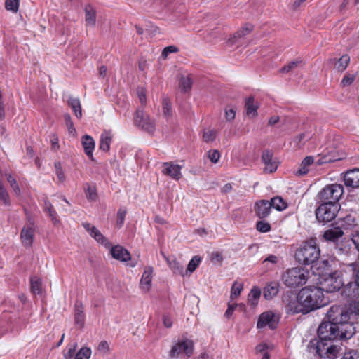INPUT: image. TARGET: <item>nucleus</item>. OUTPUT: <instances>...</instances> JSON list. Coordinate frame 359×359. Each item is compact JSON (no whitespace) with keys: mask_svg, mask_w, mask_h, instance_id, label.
I'll list each match as a JSON object with an SVG mask.
<instances>
[{"mask_svg":"<svg viewBox=\"0 0 359 359\" xmlns=\"http://www.w3.org/2000/svg\"><path fill=\"white\" fill-rule=\"evenodd\" d=\"M345 327L330 322H322L318 328V341L331 342L337 339H350L355 333L353 324H345Z\"/></svg>","mask_w":359,"mask_h":359,"instance_id":"nucleus-1","label":"nucleus"},{"mask_svg":"<svg viewBox=\"0 0 359 359\" xmlns=\"http://www.w3.org/2000/svg\"><path fill=\"white\" fill-rule=\"evenodd\" d=\"M299 299L306 313L325 306L328 299L320 287H304L299 290Z\"/></svg>","mask_w":359,"mask_h":359,"instance_id":"nucleus-2","label":"nucleus"},{"mask_svg":"<svg viewBox=\"0 0 359 359\" xmlns=\"http://www.w3.org/2000/svg\"><path fill=\"white\" fill-rule=\"evenodd\" d=\"M320 257V250L313 239L303 243L295 253V259L302 265L314 263Z\"/></svg>","mask_w":359,"mask_h":359,"instance_id":"nucleus-3","label":"nucleus"},{"mask_svg":"<svg viewBox=\"0 0 359 359\" xmlns=\"http://www.w3.org/2000/svg\"><path fill=\"white\" fill-rule=\"evenodd\" d=\"M309 277V271L302 267H294L287 269L282 279L287 287H294L304 285Z\"/></svg>","mask_w":359,"mask_h":359,"instance_id":"nucleus-4","label":"nucleus"},{"mask_svg":"<svg viewBox=\"0 0 359 359\" xmlns=\"http://www.w3.org/2000/svg\"><path fill=\"white\" fill-rule=\"evenodd\" d=\"M328 322L345 327V324H353L351 322V313L344 307L334 305L327 312Z\"/></svg>","mask_w":359,"mask_h":359,"instance_id":"nucleus-5","label":"nucleus"},{"mask_svg":"<svg viewBox=\"0 0 359 359\" xmlns=\"http://www.w3.org/2000/svg\"><path fill=\"white\" fill-rule=\"evenodd\" d=\"M344 194V187L339 184H331L325 186L318 194L321 203H337Z\"/></svg>","mask_w":359,"mask_h":359,"instance_id":"nucleus-6","label":"nucleus"},{"mask_svg":"<svg viewBox=\"0 0 359 359\" xmlns=\"http://www.w3.org/2000/svg\"><path fill=\"white\" fill-rule=\"evenodd\" d=\"M339 211L338 203H322L316 210L318 221L329 222L335 218Z\"/></svg>","mask_w":359,"mask_h":359,"instance_id":"nucleus-7","label":"nucleus"},{"mask_svg":"<svg viewBox=\"0 0 359 359\" xmlns=\"http://www.w3.org/2000/svg\"><path fill=\"white\" fill-rule=\"evenodd\" d=\"M134 123L136 126L141 128L149 133H154L156 130L155 120L144 113L142 109H137L135 113Z\"/></svg>","mask_w":359,"mask_h":359,"instance_id":"nucleus-8","label":"nucleus"},{"mask_svg":"<svg viewBox=\"0 0 359 359\" xmlns=\"http://www.w3.org/2000/svg\"><path fill=\"white\" fill-rule=\"evenodd\" d=\"M283 305L285 311L288 314H296L302 313L306 314L304 304L299 299V292L298 294H290L285 297L283 299Z\"/></svg>","mask_w":359,"mask_h":359,"instance_id":"nucleus-9","label":"nucleus"},{"mask_svg":"<svg viewBox=\"0 0 359 359\" xmlns=\"http://www.w3.org/2000/svg\"><path fill=\"white\" fill-rule=\"evenodd\" d=\"M316 353L320 357L327 359H336L339 355L340 348L331 342L317 341Z\"/></svg>","mask_w":359,"mask_h":359,"instance_id":"nucleus-10","label":"nucleus"},{"mask_svg":"<svg viewBox=\"0 0 359 359\" xmlns=\"http://www.w3.org/2000/svg\"><path fill=\"white\" fill-rule=\"evenodd\" d=\"M322 285V291L326 292H334L341 289L343 285L341 278L337 271H334L327 275L326 278L320 282Z\"/></svg>","mask_w":359,"mask_h":359,"instance_id":"nucleus-11","label":"nucleus"},{"mask_svg":"<svg viewBox=\"0 0 359 359\" xmlns=\"http://www.w3.org/2000/svg\"><path fill=\"white\" fill-rule=\"evenodd\" d=\"M194 353V343L191 340L184 339L176 343L169 351V357L177 358L180 354L184 353L188 358Z\"/></svg>","mask_w":359,"mask_h":359,"instance_id":"nucleus-12","label":"nucleus"},{"mask_svg":"<svg viewBox=\"0 0 359 359\" xmlns=\"http://www.w3.org/2000/svg\"><path fill=\"white\" fill-rule=\"evenodd\" d=\"M261 160L264 165L263 170L264 173H273L277 170L279 162L273 157L272 151L264 150L262 152Z\"/></svg>","mask_w":359,"mask_h":359,"instance_id":"nucleus-13","label":"nucleus"},{"mask_svg":"<svg viewBox=\"0 0 359 359\" xmlns=\"http://www.w3.org/2000/svg\"><path fill=\"white\" fill-rule=\"evenodd\" d=\"M278 324V319L272 311L264 312L259 315L257 327L259 329L269 327L271 330L275 329Z\"/></svg>","mask_w":359,"mask_h":359,"instance_id":"nucleus-14","label":"nucleus"},{"mask_svg":"<svg viewBox=\"0 0 359 359\" xmlns=\"http://www.w3.org/2000/svg\"><path fill=\"white\" fill-rule=\"evenodd\" d=\"M83 228L88 232L90 236L93 237L98 243L102 245L107 248L111 247V244L107 238L97 229L96 226L91 225L90 223L84 222L82 224Z\"/></svg>","mask_w":359,"mask_h":359,"instance_id":"nucleus-15","label":"nucleus"},{"mask_svg":"<svg viewBox=\"0 0 359 359\" xmlns=\"http://www.w3.org/2000/svg\"><path fill=\"white\" fill-rule=\"evenodd\" d=\"M343 212H341L340 217L338 219L337 224H339V227L342 230H353L357 227V222L355 213L351 212L350 213H347L345 215H342Z\"/></svg>","mask_w":359,"mask_h":359,"instance_id":"nucleus-16","label":"nucleus"},{"mask_svg":"<svg viewBox=\"0 0 359 359\" xmlns=\"http://www.w3.org/2000/svg\"><path fill=\"white\" fill-rule=\"evenodd\" d=\"M335 264L334 260H320L313 266V271L319 276H327L333 273V266Z\"/></svg>","mask_w":359,"mask_h":359,"instance_id":"nucleus-17","label":"nucleus"},{"mask_svg":"<svg viewBox=\"0 0 359 359\" xmlns=\"http://www.w3.org/2000/svg\"><path fill=\"white\" fill-rule=\"evenodd\" d=\"M154 268L151 266H147L144 268L142 278L140 281V287L141 290L147 292L151 287V283L153 278Z\"/></svg>","mask_w":359,"mask_h":359,"instance_id":"nucleus-18","label":"nucleus"},{"mask_svg":"<svg viewBox=\"0 0 359 359\" xmlns=\"http://www.w3.org/2000/svg\"><path fill=\"white\" fill-rule=\"evenodd\" d=\"M164 169L163 173L175 180H179L182 177L181 170L182 165L175 164L173 162H166L163 163Z\"/></svg>","mask_w":359,"mask_h":359,"instance_id":"nucleus-19","label":"nucleus"},{"mask_svg":"<svg viewBox=\"0 0 359 359\" xmlns=\"http://www.w3.org/2000/svg\"><path fill=\"white\" fill-rule=\"evenodd\" d=\"M35 228L34 224L25 226L20 233V239L25 247H31L33 244Z\"/></svg>","mask_w":359,"mask_h":359,"instance_id":"nucleus-20","label":"nucleus"},{"mask_svg":"<svg viewBox=\"0 0 359 359\" xmlns=\"http://www.w3.org/2000/svg\"><path fill=\"white\" fill-rule=\"evenodd\" d=\"M344 184L348 187H359V169H353L347 171L344 175Z\"/></svg>","mask_w":359,"mask_h":359,"instance_id":"nucleus-21","label":"nucleus"},{"mask_svg":"<svg viewBox=\"0 0 359 359\" xmlns=\"http://www.w3.org/2000/svg\"><path fill=\"white\" fill-rule=\"evenodd\" d=\"M255 209L256 215L259 218H264L270 214L271 205L269 201L261 200L255 203Z\"/></svg>","mask_w":359,"mask_h":359,"instance_id":"nucleus-22","label":"nucleus"},{"mask_svg":"<svg viewBox=\"0 0 359 359\" xmlns=\"http://www.w3.org/2000/svg\"><path fill=\"white\" fill-rule=\"evenodd\" d=\"M81 143L85 151V154L88 156V157L92 161L94 160L93 158V151L95 146V142L93 138L88 135H85L81 138Z\"/></svg>","mask_w":359,"mask_h":359,"instance_id":"nucleus-23","label":"nucleus"},{"mask_svg":"<svg viewBox=\"0 0 359 359\" xmlns=\"http://www.w3.org/2000/svg\"><path fill=\"white\" fill-rule=\"evenodd\" d=\"M111 254L114 259L120 262H127L131 258L130 252L123 247L120 245L112 247L111 249Z\"/></svg>","mask_w":359,"mask_h":359,"instance_id":"nucleus-24","label":"nucleus"},{"mask_svg":"<svg viewBox=\"0 0 359 359\" xmlns=\"http://www.w3.org/2000/svg\"><path fill=\"white\" fill-rule=\"evenodd\" d=\"M74 323L80 328L85 325L84 306L82 302H77L74 305Z\"/></svg>","mask_w":359,"mask_h":359,"instance_id":"nucleus-25","label":"nucleus"},{"mask_svg":"<svg viewBox=\"0 0 359 359\" xmlns=\"http://www.w3.org/2000/svg\"><path fill=\"white\" fill-rule=\"evenodd\" d=\"M346 271L351 272L353 276L355 277V285L351 283L345 289L344 292L348 297H351L352 294L351 293V288L353 286H358L359 287V268L358 267V264L355 263H351L348 264L346 267Z\"/></svg>","mask_w":359,"mask_h":359,"instance_id":"nucleus-26","label":"nucleus"},{"mask_svg":"<svg viewBox=\"0 0 359 359\" xmlns=\"http://www.w3.org/2000/svg\"><path fill=\"white\" fill-rule=\"evenodd\" d=\"M245 108L247 116L253 118L257 115L259 104L255 102L254 97L250 96L245 99Z\"/></svg>","mask_w":359,"mask_h":359,"instance_id":"nucleus-27","label":"nucleus"},{"mask_svg":"<svg viewBox=\"0 0 359 359\" xmlns=\"http://www.w3.org/2000/svg\"><path fill=\"white\" fill-rule=\"evenodd\" d=\"M279 292V284L277 282H271L267 284L263 291L264 297L267 299H272Z\"/></svg>","mask_w":359,"mask_h":359,"instance_id":"nucleus-28","label":"nucleus"},{"mask_svg":"<svg viewBox=\"0 0 359 359\" xmlns=\"http://www.w3.org/2000/svg\"><path fill=\"white\" fill-rule=\"evenodd\" d=\"M344 231L339 228L330 229L325 231L323 238L328 241L337 242L344 235Z\"/></svg>","mask_w":359,"mask_h":359,"instance_id":"nucleus-29","label":"nucleus"},{"mask_svg":"<svg viewBox=\"0 0 359 359\" xmlns=\"http://www.w3.org/2000/svg\"><path fill=\"white\" fill-rule=\"evenodd\" d=\"M112 141V135L109 131H105L100 135L99 148L100 150L107 152L110 149Z\"/></svg>","mask_w":359,"mask_h":359,"instance_id":"nucleus-30","label":"nucleus"},{"mask_svg":"<svg viewBox=\"0 0 359 359\" xmlns=\"http://www.w3.org/2000/svg\"><path fill=\"white\" fill-rule=\"evenodd\" d=\"M67 104L74 112L75 116L78 118H81L82 117V110L79 99L70 96L67 100Z\"/></svg>","mask_w":359,"mask_h":359,"instance_id":"nucleus-31","label":"nucleus"},{"mask_svg":"<svg viewBox=\"0 0 359 359\" xmlns=\"http://www.w3.org/2000/svg\"><path fill=\"white\" fill-rule=\"evenodd\" d=\"M260 296L261 290L257 287H253L248 294V303L253 306H257L258 304Z\"/></svg>","mask_w":359,"mask_h":359,"instance_id":"nucleus-32","label":"nucleus"},{"mask_svg":"<svg viewBox=\"0 0 359 359\" xmlns=\"http://www.w3.org/2000/svg\"><path fill=\"white\" fill-rule=\"evenodd\" d=\"M85 20L86 23L90 26H94L96 22V12L90 6L85 8Z\"/></svg>","mask_w":359,"mask_h":359,"instance_id":"nucleus-33","label":"nucleus"},{"mask_svg":"<svg viewBox=\"0 0 359 359\" xmlns=\"http://www.w3.org/2000/svg\"><path fill=\"white\" fill-rule=\"evenodd\" d=\"M314 161V158L312 156H306L305 157L303 161H302V163L300 164V167L299 170L297 172V175H306L308 171V167L311 165Z\"/></svg>","mask_w":359,"mask_h":359,"instance_id":"nucleus-34","label":"nucleus"},{"mask_svg":"<svg viewBox=\"0 0 359 359\" xmlns=\"http://www.w3.org/2000/svg\"><path fill=\"white\" fill-rule=\"evenodd\" d=\"M253 25L249 23L244 25L240 29L236 32L233 37L234 39H240L248 35L253 30Z\"/></svg>","mask_w":359,"mask_h":359,"instance_id":"nucleus-35","label":"nucleus"},{"mask_svg":"<svg viewBox=\"0 0 359 359\" xmlns=\"http://www.w3.org/2000/svg\"><path fill=\"white\" fill-rule=\"evenodd\" d=\"M350 62V57L348 55H342L335 63L334 68L340 72H344Z\"/></svg>","mask_w":359,"mask_h":359,"instance_id":"nucleus-36","label":"nucleus"},{"mask_svg":"<svg viewBox=\"0 0 359 359\" xmlns=\"http://www.w3.org/2000/svg\"><path fill=\"white\" fill-rule=\"evenodd\" d=\"M271 208H275L278 211L285 210L287 208V203L283 200L281 197H274L269 201Z\"/></svg>","mask_w":359,"mask_h":359,"instance_id":"nucleus-37","label":"nucleus"},{"mask_svg":"<svg viewBox=\"0 0 359 359\" xmlns=\"http://www.w3.org/2000/svg\"><path fill=\"white\" fill-rule=\"evenodd\" d=\"M168 264L170 269L175 274L180 275L182 276H185V271H184L183 266L181 265L180 262L175 259L172 261H168Z\"/></svg>","mask_w":359,"mask_h":359,"instance_id":"nucleus-38","label":"nucleus"},{"mask_svg":"<svg viewBox=\"0 0 359 359\" xmlns=\"http://www.w3.org/2000/svg\"><path fill=\"white\" fill-rule=\"evenodd\" d=\"M201 262V259L198 256H194L191 258V259L189 261L187 269L185 271V275L191 274L193 273L198 266Z\"/></svg>","mask_w":359,"mask_h":359,"instance_id":"nucleus-39","label":"nucleus"},{"mask_svg":"<svg viewBox=\"0 0 359 359\" xmlns=\"http://www.w3.org/2000/svg\"><path fill=\"white\" fill-rule=\"evenodd\" d=\"M192 86V81L189 76H182L180 81V87L182 91L188 92Z\"/></svg>","mask_w":359,"mask_h":359,"instance_id":"nucleus-40","label":"nucleus"},{"mask_svg":"<svg viewBox=\"0 0 359 359\" xmlns=\"http://www.w3.org/2000/svg\"><path fill=\"white\" fill-rule=\"evenodd\" d=\"M163 114L165 118H170L172 115L171 103L168 98L164 97L162 102Z\"/></svg>","mask_w":359,"mask_h":359,"instance_id":"nucleus-41","label":"nucleus"},{"mask_svg":"<svg viewBox=\"0 0 359 359\" xmlns=\"http://www.w3.org/2000/svg\"><path fill=\"white\" fill-rule=\"evenodd\" d=\"M86 188H85V193L86 198L90 201H95L97 198V194L95 186H91L86 184Z\"/></svg>","mask_w":359,"mask_h":359,"instance_id":"nucleus-42","label":"nucleus"},{"mask_svg":"<svg viewBox=\"0 0 359 359\" xmlns=\"http://www.w3.org/2000/svg\"><path fill=\"white\" fill-rule=\"evenodd\" d=\"M92 351L88 347H82L75 355L74 359H89Z\"/></svg>","mask_w":359,"mask_h":359,"instance_id":"nucleus-43","label":"nucleus"},{"mask_svg":"<svg viewBox=\"0 0 359 359\" xmlns=\"http://www.w3.org/2000/svg\"><path fill=\"white\" fill-rule=\"evenodd\" d=\"M243 288V285L241 283L234 282L231 289V299H233L238 297Z\"/></svg>","mask_w":359,"mask_h":359,"instance_id":"nucleus-44","label":"nucleus"},{"mask_svg":"<svg viewBox=\"0 0 359 359\" xmlns=\"http://www.w3.org/2000/svg\"><path fill=\"white\" fill-rule=\"evenodd\" d=\"M31 290L32 292L36 294L41 293V280L38 278H32L31 279Z\"/></svg>","mask_w":359,"mask_h":359,"instance_id":"nucleus-45","label":"nucleus"},{"mask_svg":"<svg viewBox=\"0 0 359 359\" xmlns=\"http://www.w3.org/2000/svg\"><path fill=\"white\" fill-rule=\"evenodd\" d=\"M0 199L5 205H9L11 204L8 193L4 186L3 183L0 181Z\"/></svg>","mask_w":359,"mask_h":359,"instance_id":"nucleus-46","label":"nucleus"},{"mask_svg":"<svg viewBox=\"0 0 359 359\" xmlns=\"http://www.w3.org/2000/svg\"><path fill=\"white\" fill-rule=\"evenodd\" d=\"M64 119L65 121L66 126L68 129L69 133L75 135L76 129L74 128V123L72 120L71 116L69 114H65Z\"/></svg>","mask_w":359,"mask_h":359,"instance_id":"nucleus-47","label":"nucleus"},{"mask_svg":"<svg viewBox=\"0 0 359 359\" xmlns=\"http://www.w3.org/2000/svg\"><path fill=\"white\" fill-rule=\"evenodd\" d=\"M217 136V133L214 130H204L203 135V140L204 142L208 143L213 142Z\"/></svg>","mask_w":359,"mask_h":359,"instance_id":"nucleus-48","label":"nucleus"},{"mask_svg":"<svg viewBox=\"0 0 359 359\" xmlns=\"http://www.w3.org/2000/svg\"><path fill=\"white\" fill-rule=\"evenodd\" d=\"M6 178H7V180L8 182V183L10 184V186L11 187V188L13 189L14 193L17 195V196H20V189L15 180V178H13L12 177L11 175L8 174V175H6Z\"/></svg>","mask_w":359,"mask_h":359,"instance_id":"nucleus-49","label":"nucleus"},{"mask_svg":"<svg viewBox=\"0 0 359 359\" xmlns=\"http://www.w3.org/2000/svg\"><path fill=\"white\" fill-rule=\"evenodd\" d=\"M5 8L8 11L16 13L19 8V0H6Z\"/></svg>","mask_w":359,"mask_h":359,"instance_id":"nucleus-50","label":"nucleus"},{"mask_svg":"<svg viewBox=\"0 0 359 359\" xmlns=\"http://www.w3.org/2000/svg\"><path fill=\"white\" fill-rule=\"evenodd\" d=\"M127 211L125 208H119L117 212V220H116V225L118 228H121L123 226L126 218Z\"/></svg>","mask_w":359,"mask_h":359,"instance_id":"nucleus-51","label":"nucleus"},{"mask_svg":"<svg viewBox=\"0 0 359 359\" xmlns=\"http://www.w3.org/2000/svg\"><path fill=\"white\" fill-rule=\"evenodd\" d=\"M54 166L55 169V174L57 177L58 181L60 182H63L65 180V175L62 170L61 163L60 162H55Z\"/></svg>","mask_w":359,"mask_h":359,"instance_id":"nucleus-52","label":"nucleus"},{"mask_svg":"<svg viewBox=\"0 0 359 359\" xmlns=\"http://www.w3.org/2000/svg\"><path fill=\"white\" fill-rule=\"evenodd\" d=\"M257 231L262 233H266L271 230V225L269 223L264 221H259L256 225Z\"/></svg>","mask_w":359,"mask_h":359,"instance_id":"nucleus-53","label":"nucleus"},{"mask_svg":"<svg viewBox=\"0 0 359 359\" xmlns=\"http://www.w3.org/2000/svg\"><path fill=\"white\" fill-rule=\"evenodd\" d=\"M356 78L355 74H346L341 81V85L344 87L351 86Z\"/></svg>","mask_w":359,"mask_h":359,"instance_id":"nucleus-54","label":"nucleus"},{"mask_svg":"<svg viewBox=\"0 0 359 359\" xmlns=\"http://www.w3.org/2000/svg\"><path fill=\"white\" fill-rule=\"evenodd\" d=\"M139 100L142 107L147 104V92L144 88H138L137 90Z\"/></svg>","mask_w":359,"mask_h":359,"instance_id":"nucleus-55","label":"nucleus"},{"mask_svg":"<svg viewBox=\"0 0 359 359\" xmlns=\"http://www.w3.org/2000/svg\"><path fill=\"white\" fill-rule=\"evenodd\" d=\"M208 157L212 163H216L220 158V153L218 150H210L208 153Z\"/></svg>","mask_w":359,"mask_h":359,"instance_id":"nucleus-56","label":"nucleus"},{"mask_svg":"<svg viewBox=\"0 0 359 359\" xmlns=\"http://www.w3.org/2000/svg\"><path fill=\"white\" fill-rule=\"evenodd\" d=\"M76 347H77L76 343L69 345L68 347L67 352L64 354L65 358V359H73Z\"/></svg>","mask_w":359,"mask_h":359,"instance_id":"nucleus-57","label":"nucleus"},{"mask_svg":"<svg viewBox=\"0 0 359 359\" xmlns=\"http://www.w3.org/2000/svg\"><path fill=\"white\" fill-rule=\"evenodd\" d=\"M236 110L232 107H226L225 108V118L226 121H231L235 118Z\"/></svg>","mask_w":359,"mask_h":359,"instance_id":"nucleus-58","label":"nucleus"},{"mask_svg":"<svg viewBox=\"0 0 359 359\" xmlns=\"http://www.w3.org/2000/svg\"><path fill=\"white\" fill-rule=\"evenodd\" d=\"M178 48L175 46H170L164 48L162 51L161 55L163 58H166L170 53H177Z\"/></svg>","mask_w":359,"mask_h":359,"instance_id":"nucleus-59","label":"nucleus"},{"mask_svg":"<svg viewBox=\"0 0 359 359\" xmlns=\"http://www.w3.org/2000/svg\"><path fill=\"white\" fill-rule=\"evenodd\" d=\"M300 63L299 61H292L290 62L288 65L284 66L283 68H281L280 72L283 73H287L292 69L297 67L299 64Z\"/></svg>","mask_w":359,"mask_h":359,"instance_id":"nucleus-60","label":"nucleus"},{"mask_svg":"<svg viewBox=\"0 0 359 359\" xmlns=\"http://www.w3.org/2000/svg\"><path fill=\"white\" fill-rule=\"evenodd\" d=\"M350 313L351 315L355 314V316H359V301H353L350 304Z\"/></svg>","mask_w":359,"mask_h":359,"instance_id":"nucleus-61","label":"nucleus"},{"mask_svg":"<svg viewBox=\"0 0 359 359\" xmlns=\"http://www.w3.org/2000/svg\"><path fill=\"white\" fill-rule=\"evenodd\" d=\"M341 359H359V355L355 351H349L344 353Z\"/></svg>","mask_w":359,"mask_h":359,"instance_id":"nucleus-62","label":"nucleus"},{"mask_svg":"<svg viewBox=\"0 0 359 359\" xmlns=\"http://www.w3.org/2000/svg\"><path fill=\"white\" fill-rule=\"evenodd\" d=\"M98 351L103 353H107L109 351V345L107 341H102L98 345Z\"/></svg>","mask_w":359,"mask_h":359,"instance_id":"nucleus-63","label":"nucleus"},{"mask_svg":"<svg viewBox=\"0 0 359 359\" xmlns=\"http://www.w3.org/2000/svg\"><path fill=\"white\" fill-rule=\"evenodd\" d=\"M351 240L355 248L359 251V231L358 230H355V233L351 234Z\"/></svg>","mask_w":359,"mask_h":359,"instance_id":"nucleus-64","label":"nucleus"}]
</instances>
